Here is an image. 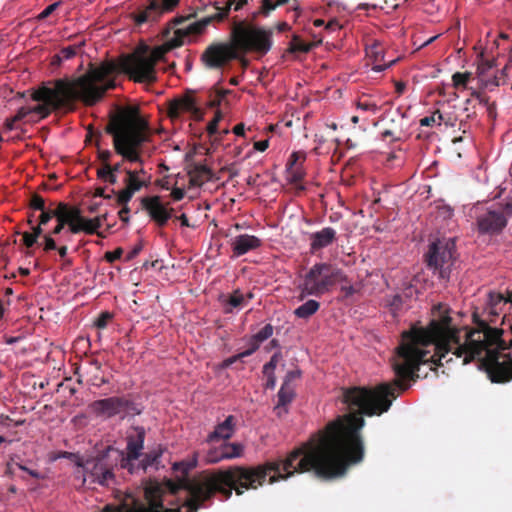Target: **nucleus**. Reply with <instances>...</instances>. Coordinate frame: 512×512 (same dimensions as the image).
<instances>
[{
	"label": "nucleus",
	"mask_w": 512,
	"mask_h": 512,
	"mask_svg": "<svg viewBox=\"0 0 512 512\" xmlns=\"http://www.w3.org/2000/svg\"><path fill=\"white\" fill-rule=\"evenodd\" d=\"M476 328L456 327L449 315L432 320L427 327L413 325L401 335V341L391 360L395 380L374 388L353 386L341 389V400L348 413L360 418L379 416L387 412L399 392L407 390L409 381H416L421 364L432 362L438 366L455 357L466 365L478 362L494 383L512 379V323L505 319L501 328H493L486 321L476 320Z\"/></svg>",
	"instance_id": "f257e3e1"
},
{
	"label": "nucleus",
	"mask_w": 512,
	"mask_h": 512,
	"mask_svg": "<svg viewBox=\"0 0 512 512\" xmlns=\"http://www.w3.org/2000/svg\"><path fill=\"white\" fill-rule=\"evenodd\" d=\"M364 426V418L344 415L311 435L285 459L256 466L204 470L189 478L188 474L198 464V453L194 452L190 458L175 462L172 469L182 474L179 483L187 491L185 507L188 512H198L216 493L228 500L233 490L237 495L255 490L265 483L267 476H270L269 484L286 480L296 473L313 472L316 477L326 480L343 476L351 464L363 460L364 443L360 431Z\"/></svg>",
	"instance_id": "f03ea898"
},
{
	"label": "nucleus",
	"mask_w": 512,
	"mask_h": 512,
	"mask_svg": "<svg viewBox=\"0 0 512 512\" xmlns=\"http://www.w3.org/2000/svg\"><path fill=\"white\" fill-rule=\"evenodd\" d=\"M180 42H171L168 39L162 46L153 49L140 46L131 54L122 55L116 63L105 62L99 66H92L88 71L75 80L57 79L48 82L52 97L58 108L72 111L75 101L79 100L86 106H93L102 100L105 93L115 88L113 80L107 81L111 74L121 72L129 79L138 83H154L157 80L156 64L164 58L165 54L179 47Z\"/></svg>",
	"instance_id": "7ed1b4c3"
},
{
	"label": "nucleus",
	"mask_w": 512,
	"mask_h": 512,
	"mask_svg": "<svg viewBox=\"0 0 512 512\" xmlns=\"http://www.w3.org/2000/svg\"><path fill=\"white\" fill-rule=\"evenodd\" d=\"M272 47V31L255 26L246 20L235 21L231 27L229 42H214L200 56L204 68L222 70L232 60L246 53L267 54Z\"/></svg>",
	"instance_id": "20e7f679"
},
{
	"label": "nucleus",
	"mask_w": 512,
	"mask_h": 512,
	"mask_svg": "<svg viewBox=\"0 0 512 512\" xmlns=\"http://www.w3.org/2000/svg\"><path fill=\"white\" fill-rule=\"evenodd\" d=\"M105 131L113 137L114 150L123 160L140 164V168L132 169L135 176L147 179L140 148L149 141V124L139 109L129 106L119 110L111 116Z\"/></svg>",
	"instance_id": "39448f33"
},
{
	"label": "nucleus",
	"mask_w": 512,
	"mask_h": 512,
	"mask_svg": "<svg viewBox=\"0 0 512 512\" xmlns=\"http://www.w3.org/2000/svg\"><path fill=\"white\" fill-rule=\"evenodd\" d=\"M31 99L38 102L34 106H23L17 113L4 121V129L12 131L19 128L18 122L28 119V122H37L47 118L53 111L60 110L52 97L49 83H42L38 88L31 90Z\"/></svg>",
	"instance_id": "423d86ee"
},
{
	"label": "nucleus",
	"mask_w": 512,
	"mask_h": 512,
	"mask_svg": "<svg viewBox=\"0 0 512 512\" xmlns=\"http://www.w3.org/2000/svg\"><path fill=\"white\" fill-rule=\"evenodd\" d=\"M347 281L344 272L329 263L313 265L304 277L302 292L307 295L320 296L339 282Z\"/></svg>",
	"instance_id": "0eeeda50"
},
{
	"label": "nucleus",
	"mask_w": 512,
	"mask_h": 512,
	"mask_svg": "<svg viewBox=\"0 0 512 512\" xmlns=\"http://www.w3.org/2000/svg\"><path fill=\"white\" fill-rule=\"evenodd\" d=\"M248 0H228L224 7L215 5V9L218 11L213 15L202 18L199 21L189 23L186 26L179 27L175 30L173 37L170 38L171 42L179 41V47L183 45L184 39L190 35H200L204 32L206 27L213 21L221 22L227 18L231 7L233 6L235 11L241 10Z\"/></svg>",
	"instance_id": "6e6552de"
},
{
	"label": "nucleus",
	"mask_w": 512,
	"mask_h": 512,
	"mask_svg": "<svg viewBox=\"0 0 512 512\" xmlns=\"http://www.w3.org/2000/svg\"><path fill=\"white\" fill-rule=\"evenodd\" d=\"M91 411L100 417L121 419L134 417L142 413V408L126 396H113L96 400L90 404Z\"/></svg>",
	"instance_id": "1a4fd4ad"
},
{
	"label": "nucleus",
	"mask_w": 512,
	"mask_h": 512,
	"mask_svg": "<svg viewBox=\"0 0 512 512\" xmlns=\"http://www.w3.org/2000/svg\"><path fill=\"white\" fill-rule=\"evenodd\" d=\"M454 241L434 242L426 254V263L441 279H448L455 259Z\"/></svg>",
	"instance_id": "9d476101"
},
{
	"label": "nucleus",
	"mask_w": 512,
	"mask_h": 512,
	"mask_svg": "<svg viewBox=\"0 0 512 512\" xmlns=\"http://www.w3.org/2000/svg\"><path fill=\"white\" fill-rule=\"evenodd\" d=\"M180 0H148L146 5L138 7L130 14L137 26L145 23H155L166 13L172 12Z\"/></svg>",
	"instance_id": "9b49d317"
},
{
	"label": "nucleus",
	"mask_w": 512,
	"mask_h": 512,
	"mask_svg": "<svg viewBox=\"0 0 512 512\" xmlns=\"http://www.w3.org/2000/svg\"><path fill=\"white\" fill-rule=\"evenodd\" d=\"M145 436L146 431L142 426H132L127 432L126 455L122 457L120 466L131 474L135 472V462L142 455Z\"/></svg>",
	"instance_id": "f8f14e48"
},
{
	"label": "nucleus",
	"mask_w": 512,
	"mask_h": 512,
	"mask_svg": "<svg viewBox=\"0 0 512 512\" xmlns=\"http://www.w3.org/2000/svg\"><path fill=\"white\" fill-rule=\"evenodd\" d=\"M476 223L482 234H496L507 225V219L502 209H484L476 207Z\"/></svg>",
	"instance_id": "ddd939ff"
},
{
	"label": "nucleus",
	"mask_w": 512,
	"mask_h": 512,
	"mask_svg": "<svg viewBox=\"0 0 512 512\" xmlns=\"http://www.w3.org/2000/svg\"><path fill=\"white\" fill-rule=\"evenodd\" d=\"M123 172L126 174L123 181L125 187L118 192L112 190V193L117 196V204H128L136 192L150 184L151 179V176H148L147 179L135 176L130 168H124Z\"/></svg>",
	"instance_id": "4468645a"
},
{
	"label": "nucleus",
	"mask_w": 512,
	"mask_h": 512,
	"mask_svg": "<svg viewBox=\"0 0 512 512\" xmlns=\"http://www.w3.org/2000/svg\"><path fill=\"white\" fill-rule=\"evenodd\" d=\"M183 112L191 113L195 119H200L202 116V112L197 106L196 98L193 96L192 92H187L185 95L174 99L169 104L168 114L171 118H177Z\"/></svg>",
	"instance_id": "2eb2a0df"
},
{
	"label": "nucleus",
	"mask_w": 512,
	"mask_h": 512,
	"mask_svg": "<svg viewBox=\"0 0 512 512\" xmlns=\"http://www.w3.org/2000/svg\"><path fill=\"white\" fill-rule=\"evenodd\" d=\"M141 203L151 219L155 221L158 226H165L171 218L173 208L167 209L162 204L159 196L144 197L142 198Z\"/></svg>",
	"instance_id": "dca6fc26"
},
{
	"label": "nucleus",
	"mask_w": 512,
	"mask_h": 512,
	"mask_svg": "<svg viewBox=\"0 0 512 512\" xmlns=\"http://www.w3.org/2000/svg\"><path fill=\"white\" fill-rule=\"evenodd\" d=\"M262 245V240L254 235L241 234L231 239V248L233 255L242 256L250 251L258 249Z\"/></svg>",
	"instance_id": "f3484780"
},
{
	"label": "nucleus",
	"mask_w": 512,
	"mask_h": 512,
	"mask_svg": "<svg viewBox=\"0 0 512 512\" xmlns=\"http://www.w3.org/2000/svg\"><path fill=\"white\" fill-rule=\"evenodd\" d=\"M106 214L97 216L93 219L85 218L81 215V210L78 208V216H77V225H71V233L78 234L80 232H85L86 234H94L97 233L99 236H102L101 233L98 232V229L102 226L103 221L106 220Z\"/></svg>",
	"instance_id": "a211bd4d"
},
{
	"label": "nucleus",
	"mask_w": 512,
	"mask_h": 512,
	"mask_svg": "<svg viewBox=\"0 0 512 512\" xmlns=\"http://www.w3.org/2000/svg\"><path fill=\"white\" fill-rule=\"evenodd\" d=\"M405 114L399 109L396 110L395 114L390 118L391 123H398L396 127H388L381 133V139L386 140L390 138L391 142H400L406 138V129L404 128Z\"/></svg>",
	"instance_id": "6ab92c4d"
},
{
	"label": "nucleus",
	"mask_w": 512,
	"mask_h": 512,
	"mask_svg": "<svg viewBox=\"0 0 512 512\" xmlns=\"http://www.w3.org/2000/svg\"><path fill=\"white\" fill-rule=\"evenodd\" d=\"M236 419L233 415H229L222 423H219L213 432H211L206 441L208 443H213L219 440H228L230 439L235 431Z\"/></svg>",
	"instance_id": "aec40b11"
},
{
	"label": "nucleus",
	"mask_w": 512,
	"mask_h": 512,
	"mask_svg": "<svg viewBox=\"0 0 512 512\" xmlns=\"http://www.w3.org/2000/svg\"><path fill=\"white\" fill-rule=\"evenodd\" d=\"M310 249L312 252L319 251L336 240V231L332 227H325L310 236Z\"/></svg>",
	"instance_id": "412c9836"
},
{
	"label": "nucleus",
	"mask_w": 512,
	"mask_h": 512,
	"mask_svg": "<svg viewBox=\"0 0 512 512\" xmlns=\"http://www.w3.org/2000/svg\"><path fill=\"white\" fill-rule=\"evenodd\" d=\"M78 208L74 206H67L60 214L57 215V225L49 233L51 235H58L62 232L64 227L68 225L71 231V225H77Z\"/></svg>",
	"instance_id": "4be33fe9"
},
{
	"label": "nucleus",
	"mask_w": 512,
	"mask_h": 512,
	"mask_svg": "<svg viewBox=\"0 0 512 512\" xmlns=\"http://www.w3.org/2000/svg\"><path fill=\"white\" fill-rule=\"evenodd\" d=\"M278 402L274 410L276 414L281 417L288 412L287 405L292 402L295 397V391L293 385L282 384L277 394Z\"/></svg>",
	"instance_id": "5701e85b"
},
{
	"label": "nucleus",
	"mask_w": 512,
	"mask_h": 512,
	"mask_svg": "<svg viewBox=\"0 0 512 512\" xmlns=\"http://www.w3.org/2000/svg\"><path fill=\"white\" fill-rule=\"evenodd\" d=\"M105 465L106 464L101 459L96 461H87L83 466V482L89 480L91 483H99Z\"/></svg>",
	"instance_id": "b1692460"
},
{
	"label": "nucleus",
	"mask_w": 512,
	"mask_h": 512,
	"mask_svg": "<svg viewBox=\"0 0 512 512\" xmlns=\"http://www.w3.org/2000/svg\"><path fill=\"white\" fill-rule=\"evenodd\" d=\"M162 454H163V449L161 448V446H159L158 448L153 449L145 454L142 453V455H141L142 459L139 458L138 464L137 465L135 464V471L139 470V469H142L145 471L148 467L158 466L160 463V458H161Z\"/></svg>",
	"instance_id": "393cba45"
},
{
	"label": "nucleus",
	"mask_w": 512,
	"mask_h": 512,
	"mask_svg": "<svg viewBox=\"0 0 512 512\" xmlns=\"http://www.w3.org/2000/svg\"><path fill=\"white\" fill-rule=\"evenodd\" d=\"M223 303L225 312L232 313L233 309H240L246 304V297L240 289H236L223 300Z\"/></svg>",
	"instance_id": "a878e982"
},
{
	"label": "nucleus",
	"mask_w": 512,
	"mask_h": 512,
	"mask_svg": "<svg viewBox=\"0 0 512 512\" xmlns=\"http://www.w3.org/2000/svg\"><path fill=\"white\" fill-rule=\"evenodd\" d=\"M508 70L509 64H506L499 74L490 75L487 78H483V80L480 82L481 86L485 89L492 90L501 84H505L508 77Z\"/></svg>",
	"instance_id": "bb28decb"
},
{
	"label": "nucleus",
	"mask_w": 512,
	"mask_h": 512,
	"mask_svg": "<svg viewBox=\"0 0 512 512\" xmlns=\"http://www.w3.org/2000/svg\"><path fill=\"white\" fill-rule=\"evenodd\" d=\"M290 0H261V5L259 10L254 13L253 19L257 17V15H263L265 17L269 16L277 7L283 6L286 3H289Z\"/></svg>",
	"instance_id": "cd10ccee"
},
{
	"label": "nucleus",
	"mask_w": 512,
	"mask_h": 512,
	"mask_svg": "<svg viewBox=\"0 0 512 512\" xmlns=\"http://www.w3.org/2000/svg\"><path fill=\"white\" fill-rule=\"evenodd\" d=\"M319 307L320 304L316 300H308L304 304L300 305L297 309H295L294 314L299 318L307 319L315 314Z\"/></svg>",
	"instance_id": "c85d7f7f"
},
{
	"label": "nucleus",
	"mask_w": 512,
	"mask_h": 512,
	"mask_svg": "<svg viewBox=\"0 0 512 512\" xmlns=\"http://www.w3.org/2000/svg\"><path fill=\"white\" fill-rule=\"evenodd\" d=\"M68 206L67 203L59 202L56 206V208H44L41 211V214L39 215V223L40 225H46L52 218H57V215L60 214L66 207Z\"/></svg>",
	"instance_id": "c756f323"
},
{
	"label": "nucleus",
	"mask_w": 512,
	"mask_h": 512,
	"mask_svg": "<svg viewBox=\"0 0 512 512\" xmlns=\"http://www.w3.org/2000/svg\"><path fill=\"white\" fill-rule=\"evenodd\" d=\"M314 45L311 43H305L300 36L293 35L287 51L289 53H307Z\"/></svg>",
	"instance_id": "7c9ffc66"
},
{
	"label": "nucleus",
	"mask_w": 512,
	"mask_h": 512,
	"mask_svg": "<svg viewBox=\"0 0 512 512\" xmlns=\"http://www.w3.org/2000/svg\"><path fill=\"white\" fill-rule=\"evenodd\" d=\"M224 457L226 460L239 458L243 455L244 446L241 443H222Z\"/></svg>",
	"instance_id": "2f4dec72"
},
{
	"label": "nucleus",
	"mask_w": 512,
	"mask_h": 512,
	"mask_svg": "<svg viewBox=\"0 0 512 512\" xmlns=\"http://www.w3.org/2000/svg\"><path fill=\"white\" fill-rule=\"evenodd\" d=\"M303 164L304 163H300V164H296V165H286L290 182L298 183L303 180V178L305 176Z\"/></svg>",
	"instance_id": "473e14b6"
},
{
	"label": "nucleus",
	"mask_w": 512,
	"mask_h": 512,
	"mask_svg": "<svg viewBox=\"0 0 512 512\" xmlns=\"http://www.w3.org/2000/svg\"><path fill=\"white\" fill-rule=\"evenodd\" d=\"M495 66V61L494 60H485V59H481V61L478 63V66H477V77L479 79V81L481 82L483 80V78H487L491 75V70L494 68Z\"/></svg>",
	"instance_id": "72a5a7b5"
},
{
	"label": "nucleus",
	"mask_w": 512,
	"mask_h": 512,
	"mask_svg": "<svg viewBox=\"0 0 512 512\" xmlns=\"http://www.w3.org/2000/svg\"><path fill=\"white\" fill-rule=\"evenodd\" d=\"M222 460H226L223 453L222 444L218 447H212L207 451L205 461L208 464H216Z\"/></svg>",
	"instance_id": "f704fd0d"
},
{
	"label": "nucleus",
	"mask_w": 512,
	"mask_h": 512,
	"mask_svg": "<svg viewBox=\"0 0 512 512\" xmlns=\"http://www.w3.org/2000/svg\"><path fill=\"white\" fill-rule=\"evenodd\" d=\"M273 334V326L271 324H266L262 329H260L253 337L255 341L254 346L251 349H258L260 343L271 337Z\"/></svg>",
	"instance_id": "c9c22d12"
},
{
	"label": "nucleus",
	"mask_w": 512,
	"mask_h": 512,
	"mask_svg": "<svg viewBox=\"0 0 512 512\" xmlns=\"http://www.w3.org/2000/svg\"><path fill=\"white\" fill-rule=\"evenodd\" d=\"M223 113L217 109L214 118L207 125V132L209 136H214L218 133V123L222 120Z\"/></svg>",
	"instance_id": "e433bc0d"
},
{
	"label": "nucleus",
	"mask_w": 512,
	"mask_h": 512,
	"mask_svg": "<svg viewBox=\"0 0 512 512\" xmlns=\"http://www.w3.org/2000/svg\"><path fill=\"white\" fill-rule=\"evenodd\" d=\"M194 171L197 175L196 176L191 175L190 182L192 185L199 184L198 179H197L198 176L206 175V176H208V178H210L212 175L211 169L209 167H207L206 165H197V166H195Z\"/></svg>",
	"instance_id": "4c0bfd02"
},
{
	"label": "nucleus",
	"mask_w": 512,
	"mask_h": 512,
	"mask_svg": "<svg viewBox=\"0 0 512 512\" xmlns=\"http://www.w3.org/2000/svg\"><path fill=\"white\" fill-rule=\"evenodd\" d=\"M113 315L108 311L101 312L99 316L94 321V325L99 329H104L107 327L108 323L111 321Z\"/></svg>",
	"instance_id": "58836bf2"
},
{
	"label": "nucleus",
	"mask_w": 512,
	"mask_h": 512,
	"mask_svg": "<svg viewBox=\"0 0 512 512\" xmlns=\"http://www.w3.org/2000/svg\"><path fill=\"white\" fill-rule=\"evenodd\" d=\"M29 207L33 210L39 211L46 208L44 198L37 193L32 194L29 201Z\"/></svg>",
	"instance_id": "ea45409f"
},
{
	"label": "nucleus",
	"mask_w": 512,
	"mask_h": 512,
	"mask_svg": "<svg viewBox=\"0 0 512 512\" xmlns=\"http://www.w3.org/2000/svg\"><path fill=\"white\" fill-rule=\"evenodd\" d=\"M230 92L227 89H216L214 98L209 101V106L212 108L219 107L224 97Z\"/></svg>",
	"instance_id": "a19ab883"
},
{
	"label": "nucleus",
	"mask_w": 512,
	"mask_h": 512,
	"mask_svg": "<svg viewBox=\"0 0 512 512\" xmlns=\"http://www.w3.org/2000/svg\"><path fill=\"white\" fill-rule=\"evenodd\" d=\"M82 44L80 45H74V46H67L60 50L59 54L60 57L63 58V60H68L73 58L76 54L78 49H80Z\"/></svg>",
	"instance_id": "79ce46f5"
},
{
	"label": "nucleus",
	"mask_w": 512,
	"mask_h": 512,
	"mask_svg": "<svg viewBox=\"0 0 512 512\" xmlns=\"http://www.w3.org/2000/svg\"><path fill=\"white\" fill-rule=\"evenodd\" d=\"M489 302H490V305H491V313H494V308L504 302V303H508V300L507 298H505L502 294L500 293H494V292H491L489 293Z\"/></svg>",
	"instance_id": "37998d69"
},
{
	"label": "nucleus",
	"mask_w": 512,
	"mask_h": 512,
	"mask_svg": "<svg viewBox=\"0 0 512 512\" xmlns=\"http://www.w3.org/2000/svg\"><path fill=\"white\" fill-rule=\"evenodd\" d=\"M52 236L53 235H51L49 233L43 235L42 238H43V251L44 252H49V251L57 249L56 241L54 240V238Z\"/></svg>",
	"instance_id": "c03bdc74"
},
{
	"label": "nucleus",
	"mask_w": 512,
	"mask_h": 512,
	"mask_svg": "<svg viewBox=\"0 0 512 512\" xmlns=\"http://www.w3.org/2000/svg\"><path fill=\"white\" fill-rule=\"evenodd\" d=\"M306 160V153L304 151H295L291 154L286 165H296L304 163Z\"/></svg>",
	"instance_id": "a18cd8bd"
},
{
	"label": "nucleus",
	"mask_w": 512,
	"mask_h": 512,
	"mask_svg": "<svg viewBox=\"0 0 512 512\" xmlns=\"http://www.w3.org/2000/svg\"><path fill=\"white\" fill-rule=\"evenodd\" d=\"M436 117L439 121L443 119V116L439 110H436L431 116H426L420 120L421 126H432L436 122Z\"/></svg>",
	"instance_id": "49530a36"
},
{
	"label": "nucleus",
	"mask_w": 512,
	"mask_h": 512,
	"mask_svg": "<svg viewBox=\"0 0 512 512\" xmlns=\"http://www.w3.org/2000/svg\"><path fill=\"white\" fill-rule=\"evenodd\" d=\"M114 474L112 472V469L109 468L107 465H105V468L102 472L101 478L99 480L100 485H109V483L113 480Z\"/></svg>",
	"instance_id": "de8ad7c7"
},
{
	"label": "nucleus",
	"mask_w": 512,
	"mask_h": 512,
	"mask_svg": "<svg viewBox=\"0 0 512 512\" xmlns=\"http://www.w3.org/2000/svg\"><path fill=\"white\" fill-rule=\"evenodd\" d=\"M12 422H13V420L8 415L1 414L0 415V434H6L10 430Z\"/></svg>",
	"instance_id": "09e8293b"
},
{
	"label": "nucleus",
	"mask_w": 512,
	"mask_h": 512,
	"mask_svg": "<svg viewBox=\"0 0 512 512\" xmlns=\"http://www.w3.org/2000/svg\"><path fill=\"white\" fill-rule=\"evenodd\" d=\"M253 352H254V349H248V350H246L244 352L239 353L238 355H235V356H232V357L226 359L223 364H224L225 367H229L230 365H232L238 359H241L243 357L249 356Z\"/></svg>",
	"instance_id": "8fccbe9b"
},
{
	"label": "nucleus",
	"mask_w": 512,
	"mask_h": 512,
	"mask_svg": "<svg viewBox=\"0 0 512 512\" xmlns=\"http://www.w3.org/2000/svg\"><path fill=\"white\" fill-rule=\"evenodd\" d=\"M61 2H55V3H52L50 5H48L39 15H38V19L39 20H43L45 18H47L48 16H50L59 6H60Z\"/></svg>",
	"instance_id": "3c124183"
},
{
	"label": "nucleus",
	"mask_w": 512,
	"mask_h": 512,
	"mask_svg": "<svg viewBox=\"0 0 512 512\" xmlns=\"http://www.w3.org/2000/svg\"><path fill=\"white\" fill-rule=\"evenodd\" d=\"M123 254V250L121 248H117L114 251H108L105 253V259L109 263H113L116 260L120 259Z\"/></svg>",
	"instance_id": "603ef678"
},
{
	"label": "nucleus",
	"mask_w": 512,
	"mask_h": 512,
	"mask_svg": "<svg viewBox=\"0 0 512 512\" xmlns=\"http://www.w3.org/2000/svg\"><path fill=\"white\" fill-rule=\"evenodd\" d=\"M357 107L361 110L371 111L373 113H376L379 110L378 106L375 103L368 101H358Z\"/></svg>",
	"instance_id": "864d4df0"
},
{
	"label": "nucleus",
	"mask_w": 512,
	"mask_h": 512,
	"mask_svg": "<svg viewBox=\"0 0 512 512\" xmlns=\"http://www.w3.org/2000/svg\"><path fill=\"white\" fill-rule=\"evenodd\" d=\"M22 241L27 248H31L38 243V239H36L30 232L22 233Z\"/></svg>",
	"instance_id": "5fc2aeb1"
},
{
	"label": "nucleus",
	"mask_w": 512,
	"mask_h": 512,
	"mask_svg": "<svg viewBox=\"0 0 512 512\" xmlns=\"http://www.w3.org/2000/svg\"><path fill=\"white\" fill-rule=\"evenodd\" d=\"M111 174L110 164H102V167L97 170V177L102 181L108 179V175Z\"/></svg>",
	"instance_id": "6e6d98bb"
},
{
	"label": "nucleus",
	"mask_w": 512,
	"mask_h": 512,
	"mask_svg": "<svg viewBox=\"0 0 512 512\" xmlns=\"http://www.w3.org/2000/svg\"><path fill=\"white\" fill-rule=\"evenodd\" d=\"M452 82H453V86L455 88L465 87L467 85V83H466L465 79L463 78L461 72H456V73L453 74Z\"/></svg>",
	"instance_id": "4d7b16f0"
},
{
	"label": "nucleus",
	"mask_w": 512,
	"mask_h": 512,
	"mask_svg": "<svg viewBox=\"0 0 512 512\" xmlns=\"http://www.w3.org/2000/svg\"><path fill=\"white\" fill-rule=\"evenodd\" d=\"M301 376V372L299 370H292V371H289L286 376H285V379H284V382L283 384H288V385H292V382L298 378H300Z\"/></svg>",
	"instance_id": "13d9d810"
},
{
	"label": "nucleus",
	"mask_w": 512,
	"mask_h": 512,
	"mask_svg": "<svg viewBox=\"0 0 512 512\" xmlns=\"http://www.w3.org/2000/svg\"><path fill=\"white\" fill-rule=\"evenodd\" d=\"M123 207L122 209L118 212V215H119V218L121 219V221L125 222V223H128L129 222V216L128 214L130 213V208L128 207V204H121Z\"/></svg>",
	"instance_id": "bf43d9fd"
},
{
	"label": "nucleus",
	"mask_w": 512,
	"mask_h": 512,
	"mask_svg": "<svg viewBox=\"0 0 512 512\" xmlns=\"http://www.w3.org/2000/svg\"><path fill=\"white\" fill-rule=\"evenodd\" d=\"M112 157V153L109 150H99L98 158L101 160L102 164H110L109 160Z\"/></svg>",
	"instance_id": "052dcab7"
},
{
	"label": "nucleus",
	"mask_w": 512,
	"mask_h": 512,
	"mask_svg": "<svg viewBox=\"0 0 512 512\" xmlns=\"http://www.w3.org/2000/svg\"><path fill=\"white\" fill-rule=\"evenodd\" d=\"M184 196H185L184 189L178 188V187L173 188V190L171 192V197L173 198V200L180 201L184 198Z\"/></svg>",
	"instance_id": "680f3d73"
},
{
	"label": "nucleus",
	"mask_w": 512,
	"mask_h": 512,
	"mask_svg": "<svg viewBox=\"0 0 512 512\" xmlns=\"http://www.w3.org/2000/svg\"><path fill=\"white\" fill-rule=\"evenodd\" d=\"M269 146V141L266 140H260L254 143V148L257 151L264 152Z\"/></svg>",
	"instance_id": "e2e57ef3"
},
{
	"label": "nucleus",
	"mask_w": 512,
	"mask_h": 512,
	"mask_svg": "<svg viewBox=\"0 0 512 512\" xmlns=\"http://www.w3.org/2000/svg\"><path fill=\"white\" fill-rule=\"evenodd\" d=\"M43 225H40V223H38V225L36 226H32V232H30L36 239H39V237H43V228H42Z\"/></svg>",
	"instance_id": "0e129e2a"
},
{
	"label": "nucleus",
	"mask_w": 512,
	"mask_h": 512,
	"mask_svg": "<svg viewBox=\"0 0 512 512\" xmlns=\"http://www.w3.org/2000/svg\"><path fill=\"white\" fill-rule=\"evenodd\" d=\"M277 364V354L273 355L268 363L264 365V372H267L269 369L273 370Z\"/></svg>",
	"instance_id": "69168bd1"
},
{
	"label": "nucleus",
	"mask_w": 512,
	"mask_h": 512,
	"mask_svg": "<svg viewBox=\"0 0 512 512\" xmlns=\"http://www.w3.org/2000/svg\"><path fill=\"white\" fill-rule=\"evenodd\" d=\"M395 63V60H392L390 61L388 64H375L373 67H372V70L376 71V72H382L384 71L386 68L392 66L393 64Z\"/></svg>",
	"instance_id": "338daca9"
},
{
	"label": "nucleus",
	"mask_w": 512,
	"mask_h": 512,
	"mask_svg": "<svg viewBox=\"0 0 512 512\" xmlns=\"http://www.w3.org/2000/svg\"><path fill=\"white\" fill-rule=\"evenodd\" d=\"M472 96L479 100V102L483 105H488V97L483 95L481 92H474Z\"/></svg>",
	"instance_id": "774afa93"
}]
</instances>
